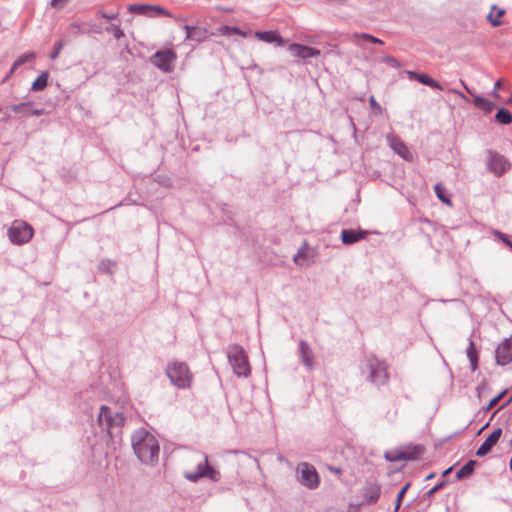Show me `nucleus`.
<instances>
[{
  "label": "nucleus",
  "mask_w": 512,
  "mask_h": 512,
  "mask_svg": "<svg viewBox=\"0 0 512 512\" xmlns=\"http://www.w3.org/2000/svg\"><path fill=\"white\" fill-rule=\"evenodd\" d=\"M98 14H99L102 18H104V19H106V20H115V19H117V17H118V13H117V12H116V13H110V14H109V13H106L105 11H103V10H99V11H98Z\"/></svg>",
  "instance_id": "obj_45"
},
{
  "label": "nucleus",
  "mask_w": 512,
  "mask_h": 512,
  "mask_svg": "<svg viewBox=\"0 0 512 512\" xmlns=\"http://www.w3.org/2000/svg\"><path fill=\"white\" fill-rule=\"evenodd\" d=\"M451 470H452V468H448V469H446V470L443 472V475H447V474H449Z\"/></svg>",
  "instance_id": "obj_54"
},
{
  "label": "nucleus",
  "mask_w": 512,
  "mask_h": 512,
  "mask_svg": "<svg viewBox=\"0 0 512 512\" xmlns=\"http://www.w3.org/2000/svg\"><path fill=\"white\" fill-rule=\"evenodd\" d=\"M72 26L76 27V28H80V26L78 24H73Z\"/></svg>",
  "instance_id": "obj_62"
},
{
  "label": "nucleus",
  "mask_w": 512,
  "mask_h": 512,
  "mask_svg": "<svg viewBox=\"0 0 512 512\" xmlns=\"http://www.w3.org/2000/svg\"><path fill=\"white\" fill-rule=\"evenodd\" d=\"M492 234L502 241L512 251V241L509 236L499 230H493Z\"/></svg>",
  "instance_id": "obj_35"
},
{
  "label": "nucleus",
  "mask_w": 512,
  "mask_h": 512,
  "mask_svg": "<svg viewBox=\"0 0 512 512\" xmlns=\"http://www.w3.org/2000/svg\"><path fill=\"white\" fill-rule=\"evenodd\" d=\"M177 55L171 49L157 51L152 57L151 62L154 66L164 72H171L174 69Z\"/></svg>",
  "instance_id": "obj_9"
},
{
  "label": "nucleus",
  "mask_w": 512,
  "mask_h": 512,
  "mask_svg": "<svg viewBox=\"0 0 512 512\" xmlns=\"http://www.w3.org/2000/svg\"><path fill=\"white\" fill-rule=\"evenodd\" d=\"M381 494V485L377 482H367L362 489V504H375Z\"/></svg>",
  "instance_id": "obj_12"
},
{
  "label": "nucleus",
  "mask_w": 512,
  "mask_h": 512,
  "mask_svg": "<svg viewBox=\"0 0 512 512\" xmlns=\"http://www.w3.org/2000/svg\"><path fill=\"white\" fill-rule=\"evenodd\" d=\"M227 357L233 372L238 377H247L251 373L248 357L243 349L238 344H232L227 348Z\"/></svg>",
  "instance_id": "obj_4"
},
{
  "label": "nucleus",
  "mask_w": 512,
  "mask_h": 512,
  "mask_svg": "<svg viewBox=\"0 0 512 512\" xmlns=\"http://www.w3.org/2000/svg\"><path fill=\"white\" fill-rule=\"evenodd\" d=\"M485 101H486V98L478 96V95L474 96V98H473V104L478 108H481L484 105Z\"/></svg>",
  "instance_id": "obj_47"
},
{
  "label": "nucleus",
  "mask_w": 512,
  "mask_h": 512,
  "mask_svg": "<svg viewBox=\"0 0 512 512\" xmlns=\"http://www.w3.org/2000/svg\"><path fill=\"white\" fill-rule=\"evenodd\" d=\"M486 164L488 171L497 177H501L511 167V163L503 155L493 150L487 151Z\"/></svg>",
  "instance_id": "obj_8"
},
{
  "label": "nucleus",
  "mask_w": 512,
  "mask_h": 512,
  "mask_svg": "<svg viewBox=\"0 0 512 512\" xmlns=\"http://www.w3.org/2000/svg\"><path fill=\"white\" fill-rule=\"evenodd\" d=\"M453 94L458 95L460 98L464 99L465 101H468V98L459 90L457 89H451L450 90Z\"/></svg>",
  "instance_id": "obj_51"
},
{
  "label": "nucleus",
  "mask_w": 512,
  "mask_h": 512,
  "mask_svg": "<svg viewBox=\"0 0 512 512\" xmlns=\"http://www.w3.org/2000/svg\"><path fill=\"white\" fill-rule=\"evenodd\" d=\"M506 103L507 104H512V98H509Z\"/></svg>",
  "instance_id": "obj_59"
},
{
  "label": "nucleus",
  "mask_w": 512,
  "mask_h": 512,
  "mask_svg": "<svg viewBox=\"0 0 512 512\" xmlns=\"http://www.w3.org/2000/svg\"><path fill=\"white\" fill-rule=\"evenodd\" d=\"M34 234L30 224L22 220H15L8 230L9 239L12 243L22 245L29 242Z\"/></svg>",
  "instance_id": "obj_7"
},
{
  "label": "nucleus",
  "mask_w": 512,
  "mask_h": 512,
  "mask_svg": "<svg viewBox=\"0 0 512 512\" xmlns=\"http://www.w3.org/2000/svg\"><path fill=\"white\" fill-rule=\"evenodd\" d=\"M492 10H497V15L494 17L492 13L488 14L487 20L492 26L498 27L502 24L501 17L505 14L504 9H498L496 5L492 6Z\"/></svg>",
  "instance_id": "obj_28"
},
{
  "label": "nucleus",
  "mask_w": 512,
  "mask_h": 512,
  "mask_svg": "<svg viewBox=\"0 0 512 512\" xmlns=\"http://www.w3.org/2000/svg\"><path fill=\"white\" fill-rule=\"evenodd\" d=\"M489 391V387L485 382H482L476 388V394L479 399H482Z\"/></svg>",
  "instance_id": "obj_40"
},
{
  "label": "nucleus",
  "mask_w": 512,
  "mask_h": 512,
  "mask_svg": "<svg viewBox=\"0 0 512 512\" xmlns=\"http://www.w3.org/2000/svg\"><path fill=\"white\" fill-rule=\"evenodd\" d=\"M151 6L149 4H130L128 6V11L137 15H144L147 17H155L153 13H151Z\"/></svg>",
  "instance_id": "obj_22"
},
{
  "label": "nucleus",
  "mask_w": 512,
  "mask_h": 512,
  "mask_svg": "<svg viewBox=\"0 0 512 512\" xmlns=\"http://www.w3.org/2000/svg\"><path fill=\"white\" fill-rule=\"evenodd\" d=\"M64 45H65V42L63 40H60L55 44L53 51L50 53V58L52 60H55L59 56Z\"/></svg>",
  "instance_id": "obj_38"
},
{
  "label": "nucleus",
  "mask_w": 512,
  "mask_h": 512,
  "mask_svg": "<svg viewBox=\"0 0 512 512\" xmlns=\"http://www.w3.org/2000/svg\"><path fill=\"white\" fill-rule=\"evenodd\" d=\"M506 390L502 391L501 393H499L497 396L493 397L487 406L483 407L482 408V412L483 413H487L488 411H490L494 406H496L499 401L503 398V396L506 394Z\"/></svg>",
  "instance_id": "obj_33"
},
{
  "label": "nucleus",
  "mask_w": 512,
  "mask_h": 512,
  "mask_svg": "<svg viewBox=\"0 0 512 512\" xmlns=\"http://www.w3.org/2000/svg\"><path fill=\"white\" fill-rule=\"evenodd\" d=\"M186 464L188 466L195 465V471H185L183 476L191 482H197L201 478H207L211 481L218 482L221 479V474L213 466L209 464L208 455L201 451H191L186 456Z\"/></svg>",
  "instance_id": "obj_2"
},
{
  "label": "nucleus",
  "mask_w": 512,
  "mask_h": 512,
  "mask_svg": "<svg viewBox=\"0 0 512 512\" xmlns=\"http://www.w3.org/2000/svg\"><path fill=\"white\" fill-rule=\"evenodd\" d=\"M433 477V474H430L429 476L426 477V479H431Z\"/></svg>",
  "instance_id": "obj_61"
},
{
  "label": "nucleus",
  "mask_w": 512,
  "mask_h": 512,
  "mask_svg": "<svg viewBox=\"0 0 512 512\" xmlns=\"http://www.w3.org/2000/svg\"><path fill=\"white\" fill-rule=\"evenodd\" d=\"M501 85H502L501 80H497V81L495 82V84H494V89H493V91L491 92V96H492V97H495V98H499V97H500V95H499V93H498V89H500Z\"/></svg>",
  "instance_id": "obj_49"
},
{
  "label": "nucleus",
  "mask_w": 512,
  "mask_h": 512,
  "mask_svg": "<svg viewBox=\"0 0 512 512\" xmlns=\"http://www.w3.org/2000/svg\"><path fill=\"white\" fill-rule=\"evenodd\" d=\"M498 365H507L512 361V338H505L495 350Z\"/></svg>",
  "instance_id": "obj_11"
},
{
  "label": "nucleus",
  "mask_w": 512,
  "mask_h": 512,
  "mask_svg": "<svg viewBox=\"0 0 512 512\" xmlns=\"http://www.w3.org/2000/svg\"><path fill=\"white\" fill-rule=\"evenodd\" d=\"M495 120L499 124L508 125L512 122V114L507 109L501 108L497 111Z\"/></svg>",
  "instance_id": "obj_27"
},
{
  "label": "nucleus",
  "mask_w": 512,
  "mask_h": 512,
  "mask_svg": "<svg viewBox=\"0 0 512 512\" xmlns=\"http://www.w3.org/2000/svg\"><path fill=\"white\" fill-rule=\"evenodd\" d=\"M289 50L294 56L302 58V59H308V58H312V57H316V56L320 55V50L315 49L310 46H305V45L296 44V43L291 44L289 46Z\"/></svg>",
  "instance_id": "obj_15"
},
{
  "label": "nucleus",
  "mask_w": 512,
  "mask_h": 512,
  "mask_svg": "<svg viewBox=\"0 0 512 512\" xmlns=\"http://www.w3.org/2000/svg\"><path fill=\"white\" fill-rule=\"evenodd\" d=\"M106 32L112 33L117 40L124 37L123 30L117 24H111L110 26L106 27Z\"/></svg>",
  "instance_id": "obj_34"
},
{
  "label": "nucleus",
  "mask_w": 512,
  "mask_h": 512,
  "mask_svg": "<svg viewBox=\"0 0 512 512\" xmlns=\"http://www.w3.org/2000/svg\"><path fill=\"white\" fill-rule=\"evenodd\" d=\"M434 190H435V193H436V195H437V197L439 198L440 201H442L443 203L450 204V200L445 195L444 189H443L441 184H436L435 187H434Z\"/></svg>",
  "instance_id": "obj_37"
},
{
  "label": "nucleus",
  "mask_w": 512,
  "mask_h": 512,
  "mask_svg": "<svg viewBox=\"0 0 512 512\" xmlns=\"http://www.w3.org/2000/svg\"><path fill=\"white\" fill-rule=\"evenodd\" d=\"M368 234V231L365 230H353V229H343L341 231V241L343 244L352 245L362 239H364Z\"/></svg>",
  "instance_id": "obj_16"
},
{
  "label": "nucleus",
  "mask_w": 512,
  "mask_h": 512,
  "mask_svg": "<svg viewBox=\"0 0 512 512\" xmlns=\"http://www.w3.org/2000/svg\"><path fill=\"white\" fill-rule=\"evenodd\" d=\"M219 32L222 35H228V36L234 35V34L241 35L243 37L247 36V34L244 31L240 30L238 27L228 26V25L221 26L219 28Z\"/></svg>",
  "instance_id": "obj_30"
},
{
  "label": "nucleus",
  "mask_w": 512,
  "mask_h": 512,
  "mask_svg": "<svg viewBox=\"0 0 512 512\" xmlns=\"http://www.w3.org/2000/svg\"><path fill=\"white\" fill-rule=\"evenodd\" d=\"M16 69H17V68H13V66H12V67H11V69H10V71H9V73L6 75V77L4 78V80H3V81L5 82L6 80H8V79H9V78L14 74V72H15V70H16Z\"/></svg>",
  "instance_id": "obj_52"
},
{
  "label": "nucleus",
  "mask_w": 512,
  "mask_h": 512,
  "mask_svg": "<svg viewBox=\"0 0 512 512\" xmlns=\"http://www.w3.org/2000/svg\"><path fill=\"white\" fill-rule=\"evenodd\" d=\"M69 0H51V7L61 9Z\"/></svg>",
  "instance_id": "obj_48"
},
{
  "label": "nucleus",
  "mask_w": 512,
  "mask_h": 512,
  "mask_svg": "<svg viewBox=\"0 0 512 512\" xmlns=\"http://www.w3.org/2000/svg\"><path fill=\"white\" fill-rule=\"evenodd\" d=\"M84 26L86 28H84L82 30L83 33H90V32L100 33L101 32V29L96 24L87 23Z\"/></svg>",
  "instance_id": "obj_44"
},
{
  "label": "nucleus",
  "mask_w": 512,
  "mask_h": 512,
  "mask_svg": "<svg viewBox=\"0 0 512 512\" xmlns=\"http://www.w3.org/2000/svg\"><path fill=\"white\" fill-rule=\"evenodd\" d=\"M12 111L15 113L30 114L40 116L43 114V109H34L32 102H23L11 106Z\"/></svg>",
  "instance_id": "obj_20"
},
{
  "label": "nucleus",
  "mask_w": 512,
  "mask_h": 512,
  "mask_svg": "<svg viewBox=\"0 0 512 512\" xmlns=\"http://www.w3.org/2000/svg\"><path fill=\"white\" fill-rule=\"evenodd\" d=\"M365 368L368 370L366 380L377 387L384 386L389 381L388 366L385 361L370 355L365 359Z\"/></svg>",
  "instance_id": "obj_3"
},
{
  "label": "nucleus",
  "mask_w": 512,
  "mask_h": 512,
  "mask_svg": "<svg viewBox=\"0 0 512 512\" xmlns=\"http://www.w3.org/2000/svg\"><path fill=\"white\" fill-rule=\"evenodd\" d=\"M409 488V484H406L404 485L401 490L398 492L397 494V497H396V507H395V511H397L401 505V501L405 495V493L407 492Z\"/></svg>",
  "instance_id": "obj_41"
},
{
  "label": "nucleus",
  "mask_w": 512,
  "mask_h": 512,
  "mask_svg": "<svg viewBox=\"0 0 512 512\" xmlns=\"http://www.w3.org/2000/svg\"><path fill=\"white\" fill-rule=\"evenodd\" d=\"M307 244H304V247L300 248L298 252L294 255L293 261L295 264L299 266H308L313 263V257L309 256L307 252H305V248Z\"/></svg>",
  "instance_id": "obj_21"
},
{
  "label": "nucleus",
  "mask_w": 512,
  "mask_h": 512,
  "mask_svg": "<svg viewBox=\"0 0 512 512\" xmlns=\"http://www.w3.org/2000/svg\"><path fill=\"white\" fill-rule=\"evenodd\" d=\"M151 13H153L155 15V17H157V16L173 17L172 14L167 9H165L164 7L159 6V5H152Z\"/></svg>",
  "instance_id": "obj_36"
},
{
  "label": "nucleus",
  "mask_w": 512,
  "mask_h": 512,
  "mask_svg": "<svg viewBox=\"0 0 512 512\" xmlns=\"http://www.w3.org/2000/svg\"><path fill=\"white\" fill-rule=\"evenodd\" d=\"M406 74L410 80H417L421 84L429 86L434 89L443 90V86L426 73H417L415 71H406Z\"/></svg>",
  "instance_id": "obj_17"
},
{
  "label": "nucleus",
  "mask_w": 512,
  "mask_h": 512,
  "mask_svg": "<svg viewBox=\"0 0 512 512\" xmlns=\"http://www.w3.org/2000/svg\"><path fill=\"white\" fill-rule=\"evenodd\" d=\"M460 83L469 94H473L470 88L466 85V83L463 80H460Z\"/></svg>",
  "instance_id": "obj_53"
},
{
  "label": "nucleus",
  "mask_w": 512,
  "mask_h": 512,
  "mask_svg": "<svg viewBox=\"0 0 512 512\" xmlns=\"http://www.w3.org/2000/svg\"><path fill=\"white\" fill-rule=\"evenodd\" d=\"M495 103L489 101L486 99L484 105L481 107L482 110H484L486 113H490L494 110Z\"/></svg>",
  "instance_id": "obj_46"
},
{
  "label": "nucleus",
  "mask_w": 512,
  "mask_h": 512,
  "mask_svg": "<svg viewBox=\"0 0 512 512\" xmlns=\"http://www.w3.org/2000/svg\"><path fill=\"white\" fill-rule=\"evenodd\" d=\"M355 37H360L363 40L369 41L373 44H383L382 40H380L368 33L355 34Z\"/></svg>",
  "instance_id": "obj_39"
},
{
  "label": "nucleus",
  "mask_w": 512,
  "mask_h": 512,
  "mask_svg": "<svg viewBox=\"0 0 512 512\" xmlns=\"http://www.w3.org/2000/svg\"><path fill=\"white\" fill-rule=\"evenodd\" d=\"M255 37L266 43H273L276 41L282 43V38L275 31H257L255 32Z\"/></svg>",
  "instance_id": "obj_23"
},
{
  "label": "nucleus",
  "mask_w": 512,
  "mask_h": 512,
  "mask_svg": "<svg viewBox=\"0 0 512 512\" xmlns=\"http://www.w3.org/2000/svg\"><path fill=\"white\" fill-rule=\"evenodd\" d=\"M385 459L389 462H398L405 460V452L403 451H386L385 452Z\"/></svg>",
  "instance_id": "obj_31"
},
{
  "label": "nucleus",
  "mask_w": 512,
  "mask_h": 512,
  "mask_svg": "<svg viewBox=\"0 0 512 512\" xmlns=\"http://www.w3.org/2000/svg\"><path fill=\"white\" fill-rule=\"evenodd\" d=\"M443 486H444V482H441V483L437 484L436 486H434L433 488H431V489L428 491V495H429V496L433 495V494H434V493H436L438 490H440Z\"/></svg>",
  "instance_id": "obj_50"
},
{
  "label": "nucleus",
  "mask_w": 512,
  "mask_h": 512,
  "mask_svg": "<svg viewBox=\"0 0 512 512\" xmlns=\"http://www.w3.org/2000/svg\"><path fill=\"white\" fill-rule=\"evenodd\" d=\"M405 452V460H416L418 459L424 452V447L422 445L414 446L411 449L404 450Z\"/></svg>",
  "instance_id": "obj_29"
},
{
  "label": "nucleus",
  "mask_w": 512,
  "mask_h": 512,
  "mask_svg": "<svg viewBox=\"0 0 512 512\" xmlns=\"http://www.w3.org/2000/svg\"><path fill=\"white\" fill-rule=\"evenodd\" d=\"M476 466L475 460H469L465 465H463L456 473V478L458 480L464 479L472 475Z\"/></svg>",
  "instance_id": "obj_24"
},
{
  "label": "nucleus",
  "mask_w": 512,
  "mask_h": 512,
  "mask_svg": "<svg viewBox=\"0 0 512 512\" xmlns=\"http://www.w3.org/2000/svg\"><path fill=\"white\" fill-rule=\"evenodd\" d=\"M132 448L137 458L144 464L157 462L159 443L154 435L141 428L131 436Z\"/></svg>",
  "instance_id": "obj_1"
},
{
  "label": "nucleus",
  "mask_w": 512,
  "mask_h": 512,
  "mask_svg": "<svg viewBox=\"0 0 512 512\" xmlns=\"http://www.w3.org/2000/svg\"><path fill=\"white\" fill-rule=\"evenodd\" d=\"M451 470H452V468H448V469H446V470L443 472V475H447V474H449Z\"/></svg>",
  "instance_id": "obj_55"
},
{
  "label": "nucleus",
  "mask_w": 512,
  "mask_h": 512,
  "mask_svg": "<svg viewBox=\"0 0 512 512\" xmlns=\"http://www.w3.org/2000/svg\"><path fill=\"white\" fill-rule=\"evenodd\" d=\"M166 375L177 388L185 389L191 385L192 374L183 362L170 363L166 368Z\"/></svg>",
  "instance_id": "obj_5"
},
{
  "label": "nucleus",
  "mask_w": 512,
  "mask_h": 512,
  "mask_svg": "<svg viewBox=\"0 0 512 512\" xmlns=\"http://www.w3.org/2000/svg\"><path fill=\"white\" fill-rule=\"evenodd\" d=\"M501 434V428L495 429L477 449L476 455L478 457H483L487 455L491 451V449L497 444L501 437Z\"/></svg>",
  "instance_id": "obj_14"
},
{
  "label": "nucleus",
  "mask_w": 512,
  "mask_h": 512,
  "mask_svg": "<svg viewBox=\"0 0 512 512\" xmlns=\"http://www.w3.org/2000/svg\"><path fill=\"white\" fill-rule=\"evenodd\" d=\"M512 402V397L505 403V405H508Z\"/></svg>",
  "instance_id": "obj_60"
},
{
  "label": "nucleus",
  "mask_w": 512,
  "mask_h": 512,
  "mask_svg": "<svg viewBox=\"0 0 512 512\" xmlns=\"http://www.w3.org/2000/svg\"><path fill=\"white\" fill-rule=\"evenodd\" d=\"M488 425H489V423H486V424H485V425H484V426L479 430V432H478V433H481V431H482L483 429H485L486 427H488Z\"/></svg>",
  "instance_id": "obj_56"
},
{
  "label": "nucleus",
  "mask_w": 512,
  "mask_h": 512,
  "mask_svg": "<svg viewBox=\"0 0 512 512\" xmlns=\"http://www.w3.org/2000/svg\"><path fill=\"white\" fill-rule=\"evenodd\" d=\"M3 120H5V121H9V120H10V115H6V116L3 118Z\"/></svg>",
  "instance_id": "obj_57"
},
{
  "label": "nucleus",
  "mask_w": 512,
  "mask_h": 512,
  "mask_svg": "<svg viewBox=\"0 0 512 512\" xmlns=\"http://www.w3.org/2000/svg\"><path fill=\"white\" fill-rule=\"evenodd\" d=\"M98 425L103 431H110L113 427L121 426L125 417L122 412L113 411L106 405H101L98 413Z\"/></svg>",
  "instance_id": "obj_6"
},
{
  "label": "nucleus",
  "mask_w": 512,
  "mask_h": 512,
  "mask_svg": "<svg viewBox=\"0 0 512 512\" xmlns=\"http://www.w3.org/2000/svg\"><path fill=\"white\" fill-rule=\"evenodd\" d=\"M386 140L390 148L404 160H410L412 158L411 152L400 138L393 134H389L386 136Z\"/></svg>",
  "instance_id": "obj_13"
},
{
  "label": "nucleus",
  "mask_w": 512,
  "mask_h": 512,
  "mask_svg": "<svg viewBox=\"0 0 512 512\" xmlns=\"http://www.w3.org/2000/svg\"><path fill=\"white\" fill-rule=\"evenodd\" d=\"M299 351L303 364L308 369H312L314 364V354L310 346L304 340L299 342Z\"/></svg>",
  "instance_id": "obj_19"
},
{
  "label": "nucleus",
  "mask_w": 512,
  "mask_h": 512,
  "mask_svg": "<svg viewBox=\"0 0 512 512\" xmlns=\"http://www.w3.org/2000/svg\"><path fill=\"white\" fill-rule=\"evenodd\" d=\"M49 74L47 71L42 72L32 83L31 90L32 91H42L46 88L48 84Z\"/></svg>",
  "instance_id": "obj_26"
},
{
  "label": "nucleus",
  "mask_w": 512,
  "mask_h": 512,
  "mask_svg": "<svg viewBox=\"0 0 512 512\" xmlns=\"http://www.w3.org/2000/svg\"><path fill=\"white\" fill-rule=\"evenodd\" d=\"M35 58L36 54L34 52L25 53L14 61L13 68H18L26 62L33 61Z\"/></svg>",
  "instance_id": "obj_32"
},
{
  "label": "nucleus",
  "mask_w": 512,
  "mask_h": 512,
  "mask_svg": "<svg viewBox=\"0 0 512 512\" xmlns=\"http://www.w3.org/2000/svg\"><path fill=\"white\" fill-rule=\"evenodd\" d=\"M297 471L302 485L308 489H315L319 486V475L314 466L303 462L298 465Z\"/></svg>",
  "instance_id": "obj_10"
},
{
  "label": "nucleus",
  "mask_w": 512,
  "mask_h": 512,
  "mask_svg": "<svg viewBox=\"0 0 512 512\" xmlns=\"http://www.w3.org/2000/svg\"><path fill=\"white\" fill-rule=\"evenodd\" d=\"M382 62H384V63H386V64H388L389 66L394 67V68H398V67H400V63H399V61H398L396 58L392 57V56H386V57H384V58L382 59Z\"/></svg>",
  "instance_id": "obj_43"
},
{
  "label": "nucleus",
  "mask_w": 512,
  "mask_h": 512,
  "mask_svg": "<svg viewBox=\"0 0 512 512\" xmlns=\"http://www.w3.org/2000/svg\"><path fill=\"white\" fill-rule=\"evenodd\" d=\"M183 29L186 32V40H191L200 43L203 42L207 37V32L203 28L184 25Z\"/></svg>",
  "instance_id": "obj_18"
},
{
  "label": "nucleus",
  "mask_w": 512,
  "mask_h": 512,
  "mask_svg": "<svg viewBox=\"0 0 512 512\" xmlns=\"http://www.w3.org/2000/svg\"><path fill=\"white\" fill-rule=\"evenodd\" d=\"M467 357L470 361L472 371H475L478 368V355L475 349L474 342L472 339H469V346L466 351Z\"/></svg>",
  "instance_id": "obj_25"
},
{
  "label": "nucleus",
  "mask_w": 512,
  "mask_h": 512,
  "mask_svg": "<svg viewBox=\"0 0 512 512\" xmlns=\"http://www.w3.org/2000/svg\"><path fill=\"white\" fill-rule=\"evenodd\" d=\"M369 104H370V107L372 109V111L375 113V114H382V107L380 106V104L376 101V99L374 98V96H371L369 98Z\"/></svg>",
  "instance_id": "obj_42"
},
{
  "label": "nucleus",
  "mask_w": 512,
  "mask_h": 512,
  "mask_svg": "<svg viewBox=\"0 0 512 512\" xmlns=\"http://www.w3.org/2000/svg\"><path fill=\"white\" fill-rule=\"evenodd\" d=\"M509 466H510V470L512 471V456H511V459H510Z\"/></svg>",
  "instance_id": "obj_58"
}]
</instances>
